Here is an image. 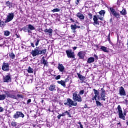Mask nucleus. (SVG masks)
I'll use <instances>...</instances> for the list:
<instances>
[{
	"label": "nucleus",
	"mask_w": 128,
	"mask_h": 128,
	"mask_svg": "<svg viewBox=\"0 0 128 128\" xmlns=\"http://www.w3.org/2000/svg\"><path fill=\"white\" fill-rule=\"evenodd\" d=\"M128 100H124V104H128Z\"/></svg>",
	"instance_id": "55"
},
{
	"label": "nucleus",
	"mask_w": 128,
	"mask_h": 128,
	"mask_svg": "<svg viewBox=\"0 0 128 128\" xmlns=\"http://www.w3.org/2000/svg\"><path fill=\"white\" fill-rule=\"evenodd\" d=\"M71 20H72V19H70Z\"/></svg>",
	"instance_id": "64"
},
{
	"label": "nucleus",
	"mask_w": 128,
	"mask_h": 128,
	"mask_svg": "<svg viewBox=\"0 0 128 128\" xmlns=\"http://www.w3.org/2000/svg\"><path fill=\"white\" fill-rule=\"evenodd\" d=\"M61 78L60 75H58L57 76L56 78H55V80H60Z\"/></svg>",
	"instance_id": "41"
},
{
	"label": "nucleus",
	"mask_w": 128,
	"mask_h": 128,
	"mask_svg": "<svg viewBox=\"0 0 128 128\" xmlns=\"http://www.w3.org/2000/svg\"><path fill=\"white\" fill-rule=\"evenodd\" d=\"M30 44H31V46H32V48H34V43L31 42Z\"/></svg>",
	"instance_id": "53"
},
{
	"label": "nucleus",
	"mask_w": 128,
	"mask_h": 128,
	"mask_svg": "<svg viewBox=\"0 0 128 128\" xmlns=\"http://www.w3.org/2000/svg\"><path fill=\"white\" fill-rule=\"evenodd\" d=\"M36 30V28H34V26H32V24H28V32H32V31L30 30Z\"/></svg>",
	"instance_id": "18"
},
{
	"label": "nucleus",
	"mask_w": 128,
	"mask_h": 128,
	"mask_svg": "<svg viewBox=\"0 0 128 128\" xmlns=\"http://www.w3.org/2000/svg\"><path fill=\"white\" fill-rule=\"evenodd\" d=\"M94 92V94H95V96H98V90H96V89H94L93 90Z\"/></svg>",
	"instance_id": "33"
},
{
	"label": "nucleus",
	"mask_w": 128,
	"mask_h": 128,
	"mask_svg": "<svg viewBox=\"0 0 128 128\" xmlns=\"http://www.w3.org/2000/svg\"><path fill=\"white\" fill-rule=\"evenodd\" d=\"M96 98H98V96L96 95L94 96L92 98V100H95L96 102Z\"/></svg>",
	"instance_id": "44"
},
{
	"label": "nucleus",
	"mask_w": 128,
	"mask_h": 128,
	"mask_svg": "<svg viewBox=\"0 0 128 128\" xmlns=\"http://www.w3.org/2000/svg\"><path fill=\"white\" fill-rule=\"evenodd\" d=\"M96 104L97 106H102V103L98 100H96Z\"/></svg>",
	"instance_id": "36"
},
{
	"label": "nucleus",
	"mask_w": 128,
	"mask_h": 128,
	"mask_svg": "<svg viewBox=\"0 0 128 128\" xmlns=\"http://www.w3.org/2000/svg\"><path fill=\"white\" fill-rule=\"evenodd\" d=\"M76 16L78 18L80 19V20H84V16L80 12L77 13Z\"/></svg>",
	"instance_id": "17"
},
{
	"label": "nucleus",
	"mask_w": 128,
	"mask_h": 128,
	"mask_svg": "<svg viewBox=\"0 0 128 128\" xmlns=\"http://www.w3.org/2000/svg\"><path fill=\"white\" fill-rule=\"evenodd\" d=\"M78 124H80V128H84V126H82V124L81 122H78Z\"/></svg>",
	"instance_id": "46"
},
{
	"label": "nucleus",
	"mask_w": 128,
	"mask_h": 128,
	"mask_svg": "<svg viewBox=\"0 0 128 128\" xmlns=\"http://www.w3.org/2000/svg\"><path fill=\"white\" fill-rule=\"evenodd\" d=\"M9 56L10 58H12V60H14V58H16V56L14 55V54L13 52L10 54Z\"/></svg>",
	"instance_id": "30"
},
{
	"label": "nucleus",
	"mask_w": 128,
	"mask_h": 128,
	"mask_svg": "<svg viewBox=\"0 0 128 128\" xmlns=\"http://www.w3.org/2000/svg\"><path fill=\"white\" fill-rule=\"evenodd\" d=\"M32 102V100L30 99L28 100L27 101V104H30V102Z\"/></svg>",
	"instance_id": "51"
},
{
	"label": "nucleus",
	"mask_w": 128,
	"mask_h": 128,
	"mask_svg": "<svg viewBox=\"0 0 128 128\" xmlns=\"http://www.w3.org/2000/svg\"><path fill=\"white\" fill-rule=\"evenodd\" d=\"M116 126H118V128H120V126H122V125H120V122H118L116 124Z\"/></svg>",
	"instance_id": "48"
},
{
	"label": "nucleus",
	"mask_w": 128,
	"mask_h": 128,
	"mask_svg": "<svg viewBox=\"0 0 128 128\" xmlns=\"http://www.w3.org/2000/svg\"><path fill=\"white\" fill-rule=\"evenodd\" d=\"M11 124L12 126H16V122H11Z\"/></svg>",
	"instance_id": "39"
},
{
	"label": "nucleus",
	"mask_w": 128,
	"mask_h": 128,
	"mask_svg": "<svg viewBox=\"0 0 128 128\" xmlns=\"http://www.w3.org/2000/svg\"><path fill=\"white\" fill-rule=\"evenodd\" d=\"M110 14H112V16L116 18H120V14L118 13L116 11V10L112 8H110Z\"/></svg>",
	"instance_id": "8"
},
{
	"label": "nucleus",
	"mask_w": 128,
	"mask_h": 128,
	"mask_svg": "<svg viewBox=\"0 0 128 128\" xmlns=\"http://www.w3.org/2000/svg\"><path fill=\"white\" fill-rule=\"evenodd\" d=\"M4 82H12V78L10 75H6L4 77Z\"/></svg>",
	"instance_id": "14"
},
{
	"label": "nucleus",
	"mask_w": 128,
	"mask_h": 128,
	"mask_svg": "<svg viewBox=\"0 0 128 128\" xmlns=\"http://www.w3.org/2000/svg\"><path fill=\"white\" fill-rule=\"evenodd\" d=\"M4 110V108L2 107H0V112H2Z\"/></svg>",
	"instance_id": "54"
},
{
	"label": "nucleus",
	"mask_w": 128,
	"mask_h": 128,
	"mask_svg": "<svg viewBox=\"0 0 128 128\" xmlns=\"http://www.w3.org/2000/svg\"><path fill=\"white\" fill-rule=\"evenodd\" d=\"M120 12L122 16H126V10H122Z\"/></svg>",
	"instance_id": "32"
},
{
	"label": "nucleus",
	"mask_w": 128,
	"mask_h": 128,
	"mask_svg": "<svg viewBox=\"0 0 128 128\" xmlns=\"http://www.w3.org/2000/svg\"><path fill=\"white\" fill-rule=\"evenodd\" d=\"M6 94H0V100H6Z\"/></svg>",
	"instance_id": "27"
},
{
	"label": "nucleus",
	"mask_w": 128,
	"mask_h": 128,
	"mask_svg": "<svg viewBox=\"0 0 128 128\" xmlns=\"http://www.w3.org/2000/svg\"><path fill=\"white\" fill-rule=\"evenodd\" d=\"M76 48H78V47H76V46H74V47L73 48L74 50H76Z\"/></svg>",
	"instance_id": "56"
},
{
	"label": "nucleus",
	"mask_w": 128,
	"mask_h": 128,
	"mask_svg": "<svg viewBox=\"0 0 128 128\" xmlns=\"http://www.w3.org/2000/svg\"><path fill=\"white\" fill-rule=\"evenodd\" d=\"M84 108H86V104L84 105Z\"/></svg>",
	"instance_id": "58"
},
{
	"label": "nucleus",
	"mask_w": 128,
	"mask_h": 128,
	"mask_svg": "<svg viewBox=\"0 0 128 128\" xmlns=\"http://www.w3.org/2000/svg\"><path fill=\"white\" fill-rule=\"evenodd\" d=\"M14 90H8L4 92V94H6L7 98H14V100H18V98H22V95L18 94L16 96L14 95Z\"/></svg>",
	"instance_id": "1"
},
{
	"label": "nucleus",
	"mask_w": 128,
	"mask_h": 128,
	"mask_svg": "<svg viewBox=\"0 0 128 128\" xmlns=\"http://www.w3.org/2000/svg\"><path fill=\"white\" fill-rule=\"evenodd\" d=\"M56 85L54 84L50 85L48 88L49 90H50V92H55L56 90Z\"/></svg>",
	"instance_id": "19"
},
{
	"label": "nucleus",
	"mask_w": 128,
	"mask_h": 128,
	"mask_svg": "<svg viewBox=\"0 0 128 128\" xmlns=\"http://www.w3.org/2000/svg\"><path fill=\"white\" fill-rule=\"evenodd\" d=\"M2 68L4 72H8L10 70V64L8 62H4Z\"/></svg>",
	"instance_id": "9"
},
{
	"label": "nucleus",
	"mask_w": 128,
	"mask_h": 128,
	"mask_svg": "<svg viewBox=\"0 0 128 128\" xmlns=\"http://www.w3.org/2000/svg\"><path fill=\"white\" fill-rule=\"evenodd\" d=\"M13 118H24V114L22 112H16L14 115Z\"/></svg>",
	"instance_id": "10"
},
{
	"label": "nucleus",
	"mask_w": 128,
	"mask_h": 128,
	"mask_svg": "<svg viewBox=\"0 0 128 128\" xmlns=\"http://www.w3.org/2000/svg\"><path fill=\"white\" fill-rule=\"evenodd\" d=\"M66 54L68 58H75L74 52H72V50H66Z\"/></svg>",
	"instance_id": "6"
},
{
	"label": "nucleus",
	"mask_w": 128,
	"mask_h": 128,
	"mask_svg": "<svg viewBox=\"0 0 128 128\" xmlns=\"http://www.w3.org/2000/svg\"><path fill=\"white\" fill-rule=\"evenodd\" d=\"M36 48H38V47H36Z\"/></svg>",
	"instance_id": "63"
},
{
	"label": "nucleus",
	"mask_w": 128,
	"mask_h": 128,
	"mask_svg": "<svg viewBox=\"0 0 128 128\" xmlns=\"http://www.w3.org/2000/svg\"><path fill=\"white\" fill-rule=\"evenodd\" d=\"M44 32H46V34H52V29L50 28L49 29H46L44 30Z\"/></svg>",
	"instance_id": "26"
},
{
	"label": "nucleus",
	"mask_w": 128,
	"mask_h": 128,
	"mask_svg": "<svg viewBox=\"0 0 128 128\" xmlns=\"http://www.w3.org/2000/svg\"><path fill=\"white\" fill-rule=\"evenodd\" d=\"M106 98V95L105 94H101V97H100V100H106V98Z\"/></svg>",
	"instance_id": "34"
},
{
	"label": "nucleus",
	"mask_w": 128,
	"mask_h": 128,
	"mask_svg": "<svg viewBox=\"0 0 128 128\" xmlns=\"http://www.w3.org/2000/svg\"><path fill=\"white\" fill-rule=\"evenodd\" d=\"M94 58L96 60H98V56H96V54H94Z\"/></svg>",
	"instance_id": "47"
},
{
	"label": "nucleus",
	"mask_w": 128,
	"mask_h": 128,
	"mask_svg": "<svg viewBox=\"0 0 128 128\" xmlns=\"http://www.w3.org/2000/svg\"><path fill=\"white\" fill-rule=\"evenodd\" d=\"M100 50L104 52H108V48L104 46H100Z\"/></svg>",
	"instance_id": "25"
},
{
	"label": "nucleus",
	"mask_w": 128,
	"mask_h": 128,
	"mask_svg": "<svg viewBox=\"0 0 128 128\" xmlns=\"http://www.w3.org/2000/svg\"><path fill=\"white\" fill-rule=\"evenodd\" d=\"M69 80L68 78H66L64 81L65 82V84H66V82H68Z\"/></svg>",
	"instance_id": "52"
},
{
	"label": "nucleus",
	"mask_w": 128,
	"mask_h": 128,
	"mask_svg": "<svg viewBox=\"0 0 128 128\" xmlns=\"http://www.w3.org/2000/svg\"><path fill=\"white\" fill-rule=\"evenodd\" d=\"M64 104L65 106H68L69 108H72V106H78V103L74 102L70 98H68L67 100L64 101Z\"/></svg>",
	"instance_id": "3"
},
{
	"label": "nucleus",
	"mask_w": 128,
	"mask_h": 128,
	"mask_svg": "<svg viewBox=\"0 0 128 128\" xmlns=\"http://www.w3.org/2000/svg\"><path fill=\"white\" fill-rule=\"evenodd\" d=\"M4 26V22L3 21L0 20V28H2V26Z\"/></svg>",
	"instance_id": "38"
},
{
	"label": "nucleus",
	"mask_w": 128,
	"mask_h": 128,
	"mask_svg": "<svg viewBox=\"0 0 128 128\" xmlns=\"http://www.w3.org/2000/svg\"><path fill=\"white\" fill-rule=\"evenodd\" d=\"M14 13H8L4 21L5 24H8V22H12V20H14Z\"/></svg>",
	"instance_id": "5"
},
{
	"label": "nucleus",
	"mask_w": 128,
	"mask_h": 128,
	"mask_svg": "<svg viewBox=\"0 0 128 128\" xmlns=\"http://www.w3.org/2000/svg\"><path fill=\"white\" fill-rule=\"evenodd\" d=\"M77 74L78 76V78H80V80L81 81V82L82 84L84 80H86V77L78 73Z\"/></svg>",
	"instance_id": "20"
},
{
	"label": "nucleus",
	"mask_w": 128,
	"mask_h": 128,
	"mask_svg": "<svg viewBox=\"0 0 128 128\" xmlns=\"http://www.w3.org/2000/svg\"><path fill=\"white\" fill-rule=\"evenodd\" d=\"M94 62V57L89 58L87 60V62L88 64H92V62Z\"/></svg>",
	"instance_id": "24"
},
{
	"label": "nucleus",
	"mask_w": 128,
	"mask_h": 128,
	"mask_svg": "<svg viewBox=\"0 0 128 128\" xmlns=\"http://www.w3.org/2000/svg\"><path fill=\"white\" fill-rule=\"evenodd\" d=\"M96 48H98V45L96 46Z\"/></svg>",
	"instance_id": "60"
},
{
	"label": "nucleus",
	"mask_w": 128,
	"mask_h": 128,
	"mask_svg": "<svg viewBox=\"0 0 128 128\" xmlns=\"http://www.w3.org/2000/svg\"><path fill=\"white\" fill-rule=\"evenodd\" d=\"M118 114L119 118H122V120H124L125 117L124 116V114H122V107H120V105H118Z\"/></svg>",
	"instance_id": "7"
},
{
	"label": "nucleus",
	"mask_w": 128,
	"mask_h": 128,
	"mask_svg": "<svg viewBox=\"0 0 128 128\" xmlns=\"http://www.w3.org/2000/svg\"><path fill=\"white\" fill-rule=\"evenodd\" d=\"M104 14H106V11L104 10H102L99 12L100 14L98 16V19L100 20H104Z\"/></svg>",
	"instance_id": "12"
},
{
	"label": "nucleus",
	"mask_w": 128,
	"mask_h": 128,
	"mask_svg": "<svg viewBox=\"0 0 128 128\" xmlns=\"http://www.w3.org/2000/svg\"><path fill=\"white\" fill-rule=\"evenodd\" d=\"M80 0H76V2H75V3L76 5L80 3Z\"/></svg>",
	"instance_id": "50"
},
{
	"label": "nucleus",
	"mask_w": 128,
	"mask_h": 128,
	"mask_svg": "<svg viewBox=\"0 0 128 128\" xmlns=\"http://www.w3.org/2000/svg\"><path fill=\"white\" fill-rule=\"evenodd\" d=\"M62 116H68L69 118H70L71 116L70 112V110L69 111L66 110L64 112L62 113Z\"/></svg>",
	"instance_id": "21"
},
{
	"label": "nucleus",
	"mask_w": 128,
	"mask_h": 128,
	"mask_svg": "<svg viewBox=\"0 0 128 128\" xmlns=\"http://www.w3.org/2000/svg\"><path fill=\"white\" fill-rule=\"evenodd\" d=\"M78 56H79L80 58H82L84 60V56H86V52L84 51H80L78 54Z\"/></svg>",
	"instance_id": "15"
},
{
	"label": "nucleus",
	"mask_w": 128,
	"mask_h": 128,
	"mask_svg": "<svg viewBox=\"0 0 128 128\" xmlns=\"http://www.w3.org/2000/svg\"><path fill=\"white\" fill-rule=\"evenodd\" d=\"M88 18H90V20H92V14L90 13L88 14Z\"/></svg>",
	"instance_id": "40"
},
{
	"label": "nucleus",
	"mask_w": 128,
	"mask_h": 128,
	"mask_svg": "<svg viewBox=\"0 0 128 128\" xmlns=\"http://www.w3.org/2000/svg\"><path fill=\"white\" fill-rule=\"evenodd\" d=\"M98 16H94L93 20L94 22L93 23V24L94 26H96V24H98V26L100 24L98 21Z\"/></svg>",
	"instance_id": "16"
},
{
	"label": "nucleus",
	"mask_w": 128,
	"mask_h": 128,
	"mask_svg": "<svg viewBox=\"0 0 128 128\" xmlns=\"http://www.w3.org/2000/svg\"><path fill=\"white\" fill-rule=\"evenodd\" d=\"M70 0H68V2H70Z\"/></svg>",
	"instance_id": "61"
},
{
	"label": "nucleus",
	"mask_w": 128,
	"mask_h": 128,
	"mask_svg": "<svg viewBox=\"0 0 128 128\" xmlns=\"http://www.w3.org/2000/svg\"><path fill=\"white\" fill-rule=\"evenodd\" d=\"M119 94L121 96H126V91L124 90V87L121 86L119 89Z\"/></svg>",
	"instance_id": "11"
},
{
	"label": "nucleus",
	"mask_w": 128,
	"mask_h": 128,
	"mask_svg": "<svg viewBox=\"0 0 128 128\" xmlns=\"http://www.w3.org/2000/svg\"><path fill=\"white\" fill-rule=\"evenodd\" d=\"M101 90H102L101 94H104V90L103 88H102Z\"/></svg>",
	"instance_id": "49"
},
{
	"label": "nucleus",
	"mask_w": 128,
	"mask_h": 128,
	"mask_svg": "<svg viewBox=\"0 0 128 128\" xmlns=\"http://www.w3.org/2000/svg\"><path fill=\"white\" fill-rule=\"evenodd\" d=\"M72 100L74 102H82V96L78 94V92H76L72 94Z\"/></svg>",
	"instance_id": "4"
},
{
	"label": "nucleus",
	"mask_w": 128,
	"mask_h": 128,
	"mask_svg": "<svg viewBox=\"0 0 128 128\" xmlns=\"http://www.w3.org/2000/svg\"><path fill=\"white\" fill-rule=\"evenodd\" d=\"M46 49L40 50L39 48H34V50H32L31 52V54L32 56H36L40 54H46Z\"/></svg>",
	"instance_id": "2"
},
{
	"label": "nucleus",
	"mask_w": 128,
	"mask_h": 128,
	"mask_svg": "<svg viewBox=\"0 0 128 128\" xmlns=\"http://www.w3.org/2000/svg\"><path fill=\"white\" fill-rule=\"evenodd\" d=\"M61 116H62V114H60L58 115V116H57L58 119V120H60V117H61Z\"/></svg>",
	"instance_id": "45"
},
{
	"label": "nucleus",
	"mask_w": 128,
	"mask_h": 128,
	"mask_svg": "<svg viewBox=\"0 0 128 128\" xmlns=\"http://www.w3.org/2000/svg\"><path fill=\"white\" fill-rule=\"evenodd\" d=\"M126 44H127V48H128V42H127Z\"/></svg>",
	"instance_id": "57"
},
{
	"label": "nucleus",
	"mask_w": 128,
	"mask_h": 128,
	"mask_svg": "<svg viewBox=\"0 0 128 128\" xmlns=\"http://www.w3.org/2000/svg\"><path fill=\"white\" fill-rule=\"evenodd\" d=\"M58 68L59 72H60L64 73L66 70V68H64V64H58Z\"/></svg>",
	"instance_id": "13"
},
{
	"label": "nucleus",
	"mask_w": 128,
	"mask_h": 128,
	"mask_svg": "<svg viewBox=\"0 0 128 128\" xmlns=\"http://www.w3.org/2000/svg\"><path fill=\"white\" fill-rule=\"evenodd\" d=\"M22 30H24V32H28V29H26V27L24 26V28H22Z\"/></svg>",
	"instance_id": "42"
},
{
	"label": "nucleus",
	"mask_w": 128,
	"mask_h": 128,
	"mask_svg": "<svg viewBox=\"0 0 128 128\" xmlns=\"http://www.w3.org/2000/svg\"><path fill=\"white\" fill-rule=\"evenodd\" d=\"M57 83H58V84H60L61 86H63L64 88H66V82L62 80H61L60 81H57Z\"/></svg>",
	"instance_id": "23"
},
{
	"label": "nucleus",
	"mask_w": 128,
	"mask_h": 128,
	"mask_svg": "<svg viewBox=\"0 0 128 128\" xmlns=\"http://www.w3.org/2000/svg\"><path fill=\"white\" fill-rule=\"evenodd\" d=\"M17 36V38H18V35H16Z\"/></svg>",
	"instance_id": "62"
},
{
	"label": "nucleus",
	"mask_w": 128,
	"mask_h": 128,
	"mask_svg": "<svg viewBox=\"0 0 128 128\" xmlns=\"http://www.w3.org/2000/svg\"><path fill=\"white\" fill-rule=\"evenodd\" d=\"M0 46H2V44H0Z\"/></svg>",
	"instance_id": "59"
},
{
	"label": "nucleus",
	"mask_w": 128,
	"mask_h": 128,
	"mask_svg": "<svg viewBox=\"0 0 128 128\" xmlns=\"http://www.w3.org/2000/svg\"><path fill=\"white\" fill-rule=\"evenodd\" d=\"M4 34L6 36H8L10 34V32L8 30H5L4 32Z\"/></svg>",
	"instance_id": "29"
},
{
	"label": "nucleus",
	"mask_w": 128,
	"mask_h": 128,
	"mask_svg": "<svg viewBox=\"0 0 128 128\" xmlns=\"http://www.w3.org/2000/svg\"><path fill=\"white\" fill-rule=\"evenodd\" d=\"M84 94V90H80L79 92V94L80 96H82Z\"/></svg>",
	"instance_id": "37"
},
{
	"label": "nucleus",
	"mask_w": 128,
	"mask_h": 128,
	"mask_svg": "<svg viewBox=\"0 0 128 128\" xmlns=\"http://www.w3.org/2000/svg\"><path fill=\"white\" fill-rule=\"evenodd\" d=\"M42 64H44V66H48V62L44 59H43Z\"/></svg>",
	"instance_id": "31"
},
{
	"label": "nucleus",
	"mask_w": 128,
	"mask_h": 128,
	"mask_svg": "<svg viewBox=\"0 0 128 128\" xmlns=\"http://www.w3.org/2000/svg\"><path fill=\"white\" fill-rule=\"evenodd\" d=\"M78 26H76V24H74V25H71L70 28L71 30H72V32L75 34V32H76V28Z\"/></svg>",
	"instance_id": "22"
},
{
	"label": "nucleus",
	"mask_w": 128,
	"mask_h": 128,
	"mask_svg": "<svg viewBox=\"0 0 128 128\" xmlns=\"http://www.w3.org/2000/svg\"><path fill=\"white\" fill-rule=\"evenodd\" d=\"M28 74H32L34 72V70L30 66H28Z\"/></svg>",
	"instance_id": "28"
},
{
	"label": "nucleus",
	"mask_w": 128,
	"mask_h": 128,
	"mask_svg": "<svg viewBox=\"0 0 128 128\" xmlns=\"http://www.w3.org/2000/svg\"><path fill=\"white\" fill-rule=\"evenodd\" d=\"M52 12H60V9L56 8L52 10Z\"/></svg>",
	"instance_id": "35"
},
{
	"label": "nucleus",
	"mask_w": 128,
	"mask_h": 128,
	"mask_svg": "<svg viewBox=\"0 0 128 128\" xmlns=\"http://www.w3.org/2000/svg\"><path fill=\"white\" fill-rule=\"evenodd\" d=\"M40 42V40H37L36 42L35 43V46H38V44Z\"/></svg>",
	"instance_id": "43"
}]
</instances>
